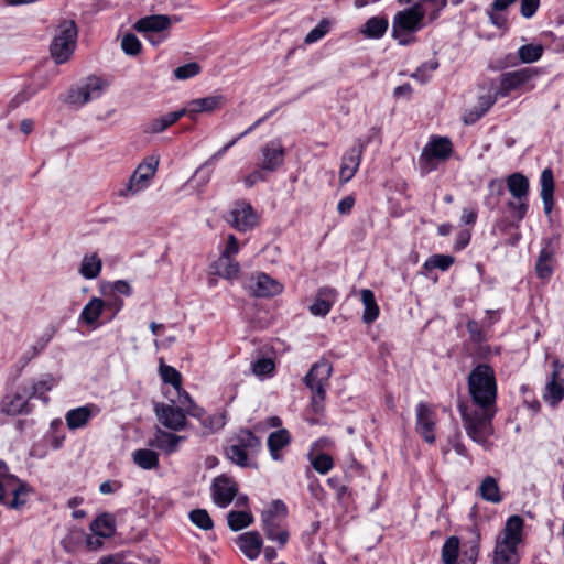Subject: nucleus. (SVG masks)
Returning <instances> with one entry per match:
<instances>
[{
    "label": "nucleus",
    "instance_id": "nucleus-1",
    "mask_svg": "<svg viewBox=\"0 0 564 564\" xmlns=\"http://www.w3.org/2000/svg\"><path fill=\"white\" fill-rule=\"evenodd\" d=\"M468 391L473 404H460L459 411L467 435L486 445L492 433L491 421L496 414L497 383L494 369L485 364L475 367L468 376Z\"/></svg>",
    "mask_w": 564,
    "mask_h": 564
},
{
    "label": "nucleus",
    "instance_id": "nucleus-2",
    "mask_svg": "<svg viewBox=\"0 0 564 564\" xmlns=\"http://www.w3.org/2000/svg\"><path fill=\"white\" fill-rule=\"evenodd\" d=\"M288 508L281 500H274L261 513L262 529L268 540L283 549L290 539V532L285 524Z\"/></svg>",
    "mask_w": 564,
    "mask_h": 564
},
{
    "label": "nucleus",
    "instance_id": "nucleus-3",
    "mask_svg": "<svg viewBox=\"0 0 564 564\" xmlns=\"http://www.w3.org/2000/svg\"><path fill=\"white\" fill-rule=\"evenodd\" d=\"M78 30L75 21L62 20L56 29L50 46L51 55L57 64L67 62L76 47Z\"/></svg>",
    "mask_w": 564,
    "mask_h": 564
},
{
    "label": "nucleus",
    "instance_id": "nucleus-4",
    "mask_svg": "<svg viewBox=\"0 0 564 564\" xmlns=\"http://www.w3.org/2000/svg\"><path fill=\"white\" fill-rule=\"evenodd\" d=\"M333 372L330 362L322 359L314 364L304 378V382L312 391V408L315 413L324 410L326 387Z\"/></svg>",
    "mask_w": 564,
    "mask_h": 564
},
{
    "label": "nucleus",
    "instance_id": "nucleus-5",
    "mask_svg": "<svg viewBox=\"0 0 564 564\" xmlns=\"http://www.w3.org/2000/svg\"><path fill=\"white\" fill-rule=\"evenodd\" d=\"M424 15L414 3L409 9L399 11L392 21L393 37L401 44L406 45L411 42L408 33H414L424 26Z\"/></svg>",
    "mask_w": 564,
    "mask_h": 564
},
{
    "label": "nucleus",
    "instance_id": "nucleus-6",
    "mask_svg": "<svg viewBox=\"0 0 564 564\" xmlns=\"http://www.w3.org/2000/svg\"><path fill=\"white\" fill-rule=\"evenodd\" d=\"M108 86L109 84L106 79L98 76H89L86 78L84 84L74 87L68 91L66 101L69 105L82 107L87 102L99 98Z\"/></svg>",
    "mask_w": 564,
    "mask_h": 564
},
{
    "label": "nucleus",
    "instance_id": "nucleus-7",
    "mask_svg": "<svg viewBox=\"0 0 564 564\" xmlns=\"http://www.w3.org/2000/svg\"><path fill=\"white\" fill-rule=\"evenodd\" d=\"M452 153V143L445 137L432 138L424 147L419 159L420 167L423 173H430L436 169V160H446Z\"/></svg>",
    "mask_w": 564,
    "mask_h": 564
},
{
    "label": "nucleus",
    "instance_id": "nucleus-8",
    "mask_svg": "<svg viewBox=\"0 0 564 564\" xmlns=\"http://www.w3.org/2000/svg\"><path fill=\"white\" fill-rule=\"evenodd\" d=\"M259 214L253 209L250 203L238 200L230 210L229 224L238 231L246 232L254 229L259 225Z\"/></svg>",
    "mask_w": 564,
    "mask_h": 564
},
{
    "label": "nucleus",
    "instance_id": "nucleus-9",
    "mask_svg": "<svg viewBox=\"0 0 564 564\" xmlns=\"http://www.w3.org/2000/svg\"><path fill=\"white\" fill-rule=\"evenodd\" d=\"M538 74L536 69L530 67L501 74L497 96L507 97L511 91L525 87Z\"/></svg>",
    "mask_w": 564,
    "mask_h": 564
},
{
    "label": "nucleus",
    "instance_id": "nucleus-10",
    "mask_svg": "<svg viewBox=\"0 0 564 564\" xmlns=\"http://www.w3.org/2000/svg\"><path fill=\"white\" fill-rule=\"evenodd\" d=\"M159 162V155L154 154L143 159L130 177L128 191L138 193L145 188L149 181L155 175Z\"/></svg>",
    "mask_w": 564,
    "mask_h": 564
},
{
    "label": "nucleus",
    "instance_id": "nucleus-11",
    "mask_svg": "<svg viewBox=\"0 0 564 564\" xmlns=\"http://www.w3.org/2000/svg\"><path fill=\"white\" fill-rule=\"evenodd\" d=\"M558 247L560 238L557 236L551 237L544 242L535 263V272L540 279H549L552 275Z\"/></svg>",
    "mask_w": 564,
    "mask_h": 564
},
{
    "label": "nucleus",
    "instance_id": "nucleus-12",
    "mask_svg": "<svg viewBox=\"0 0 564 564\" xmlns=\"http://www.w3.org/2000/svg\"><path fill=\"white\" fill-rule=\"evenodd\" d=\"M436 413L426 403H419L416 406L415 430L429 444L435 442Z\"/></svg>",
    "mask_w": 564,
    "mask_h": 564
},
{
    "label": "nucleus",
    "instance_id": "nucleus-13",
    "mask_svg": "<svg viewBox=\"0 0 564 564\" xmlns=\"http://www.w3.org/2000/svg\"><path fill=\"white\" fill-rule=\"evenodd\" d=\"M159 422L172 431H182L186 426V414L183 409L165 403H158L154 406Z\"/></svg>",
    "mask_w": 564,
    "mask_h": 564
},
{
    "label": "nucleus",
    "instance_id": "nucleus-14",
    "mask_svg": "<svg viewBox=\"0 0 564 564\" xmlns=\"http://www.w3.org/2000/svg\"><path fill=\"white\" fill-rule=\"evenodd\" d=\"M238 486L229 477L221 475L214 479L212 485V496L214 502L220 507L226 508L231 503L237 496Z\"/></svg>",
    "mask_w": 564,
    "mask_h": 564
},
{
    "label": "nucleus",
    "instance_id": "nucleus-15",
    "mask_svg": "<svg viewBox=\"0 0 564 564\" xmlns=\"http://www.w3.org/2000/svg\"><path fill=\"white\" fill-rule=\"evenodd\" d=\"M225 104L226 98L223 95H212L204 98L193 99L188 101L181 110L183 116H188L191 119H195L198 113H210L221 109Z\"/></svg>",
    "mask_w": 564,
    "mask_h": 564
},
{
    "label": "nucleus",
    "instance_id": "nucleus-16",
    "mask_svg": "<svg viewBox=\"0 0 564 564\" xmlns=\"http://www.w3.org/2000/svg\"><path fill=\"white\" fill-rule=\"evenodd\" d=\"M261 161L260 164L263 170L269 173L275 172L284 163L285 149L280 141H270L261 147Z\"/></svg>",
    "mask_w": 564,
    "mask_h": 564
},
{
    "label": "nucleus",
    "instance_id": "nucleus-17",
    "mask_svg": "<svg viewBox=\"0 0 564 564\" xmlns=\"http://www.w3.org/2000/svg\"><path fill=\"white\" fill-rule=\"evenodd\" d=\"M362 151L364 147L360 144L350 148L343 155L339 170V182L341 184H346L355 176L361 162Z\"/></svg>",
    "mask_w": 564,
    "mask_h": 564
},
{
    "label": "nucleus",
    "instance_id": "nucleus-18",
    "mask_svg": "<svg viewBox=\"0 0 564 564\" xmlns=\"http://www.w3.org/2000/svg\"><path fill=\"white\" fill-rule=\"evenodd\" d=\"M250 290L256 296L268 297L280 294L283 285L265 273H258L252 278Z\"/></svg>",
    "mask_w": 564,
    "mask_h": 564
},
{
    "label": "nucleus",
    "instance_id": "nucleus-19",
    "mask_svg": "<svg viewBox=\"0 0 564 564\" xmlns=\"http://www.w3.org/2000/svg\"><path fill=\"white\" fill-rule=\"evenodd\" d=\"M172 25L171 17L166 14H154L139 19L134 24L133 29L139 33H159L166 31Z\"/></svg>",
    "mask_w": 564,
    "mask_h": 564
},
{
    "label": "nucleus",
    "instance_id": "nucleus-20",
    "mask_svg": "<svg viewBox=\"0 0 564 564\" xmlns=\"http://www.w3.org/2000/svg\"><path fill=\"white\" fill-rule=\"evenodd\" d=\"M239 550L251 561L256 560L262 550L263 540L258 531H248L237 536Z\"/></svg>",
    "mask_w": 564,
    "mask_h": 564
},
{
    "label": "nucleus",
    "instance_id": "nucleus-21",
    "mask_svg": "<svg viewBox=\"0 0 564 564\" xmlns=\"http://www.w3.org/2000/svg\"><path fill=\"white\" fill-rule=\"evenodd\" d=\"M99 413V409L94 404H87L69 410L66 415V424L69 430H77L88 424L89 420Z\"/></svg>",
    "mask_w": 564,
    "mask_h": 564
},
{
    "label": "nucleus",
    "instance_id": "nucleus-22",
    "mask_svg": "<svg viewBox=\"0 0 564 564\" xmlns=\"http://www.w3.org/2000/svg\"><path fill=\"white\" fill-rule=\"evenodd\" d=\"M337 292L332 288H322L317 291L313 304L310 306V312L314 316H326L335 303Z\"/></svg>",
    "mask_w": 564,
    "mask_h": 564
},
{
    "label": "nucleus",
    "instance_id": "nucleus-23",
    "mask_svg": "<svg viewBox=\"0 0 564 564\" xmlns=\"http://www.w3.org/2000/svg\"><path fill=\"white\" fill-rule=\"evenodd\" d=\"M29 398H30L29 394L26 395L25 393L22 394L20 392L8 394L2 399V401L0 403V410L2 413L10 415V416L26 413L29 411L28 410Z\"/></svg>",
    "mask_w": 564,
    "mask_h": 564
},
{
    "label": "nucleus",
    "instance_id": "nucleus-24",
    "mask_svg": "<svg viewBox=\"0 0 564 564\" xmlns=\"http://www.w3.org/2000/svg\"><path fill=\"white\" fill-rule=\"evenodd\" d=\"M184 438V436L175 435L170 432L158 429L153 438L149 442V445L158 449H161L166 454H171L177 449L180 443Z\"/></svg>",
    "mask_w": 564,
    "mask_h": 564
},
{
    "label": "nucleus",
    "instance_id": "nucleus-25",
    "mask_svg": "<svg viewBox=\"0 0 564 564\" xmlns=\"http://www.w3.org/2000/svg\"><path fill=\"white\" fill-rule=\"evenodd\" d=\"M514 542L498 540L494 554V564H517L518 554Z\"/></svg>",
    "mask_w": 564,
    "mask_h": 564
},
{
    "label": "nucleus",
    "instance_id": "nucleus-26",
    "mask_svg": "<svg viewBox=\"0 0 564 564\" xmlns=\"http://www.w3.org/2000/svg\"><path fill=\"white\" fill-rule=\"evenodd\" d=\"M212 269L215 274L227 280L237 278L240 272V265L235 258L221 256L213 263Z\"/></svg>",
    "mask_w": 564,
    "mask_h": 564
},
{
    "label": "nucleus",
    "instance_id": "nucleus-27",
    "mask_svg": "<svg viewBox=\"0 0 564 564\" xmlns=\"http://www.w3.org/2000/svg\"><path fill=\"white\" fill-rule=\"evenodd\" d=\"M553 194H554V178H553V172L551 169H545L542 171L541 174V197L544 205V212L546 214H550L554 200H553Z\"/></svg>",
    "mask_w": 564,
    "mask_h": 564
},
{
    "label": "nucleus",
    "instance_id": "nucleus-28",
    "mask_svg": "<svg viewBox=\"0 0 564 564\" xmlns=\"http://www.w3.org/2000/svg\"><path fill=\"white\" fill-rule=\"evenodd\" d=\"M101 268V258L97 253H88L83 257L78 272L83 278L93 280L100 274Z\"/></svg>",
    "mask_w": 564,
    "mask_h": 564
},
{
    "label": "nucleus",
    "instance_id": "nucleus-29",
    "mask_svg": "<svg viewBox=\"0 0 564 564\" xmlns=\"http://www.w3.org/2000/svg\"><path fill=\"white\" fill-rule=\"evenodd\" d=\"M361 302L365 306L362 321L366 324H371L379 316V306L376 302L375 294L369 289H364L360 291Z\"/></svg>",
    "mask_w": 564,
    "mask_h": 564
},
{
    "label": "nucleus",
    "instance_id": "nucleus-30",
    "mask_svg": "<svg viewBox=\"0 0 564 564\" xmlns=\"http://www.w3.org/2000/svg\"><path fill=\"white\" fill-rule=\"evenodd\" d=\"M478 492L484 500L491 503H499L502 500L498 482L491 476H487L482 479Z\"/></svg>",
    "mask_w": 564,
    "mask_h": 564
},
{
    "label": "nucleus",
    "instance_id": "nucleus-31",
    "mask_svg": "<svg viewBox=\"0 0 564 564\" xmlns=\"http://www.w3.org/2000/svg\"><path fill=\"white\" fill-rule=\"evenodd\" d=\"M183 117L182 110L169 112L160 118H155L150 121L144 129L147 133H160L163 132L166 128L175 123L178 119Z\"/></svg>",
    "mask_w": 564,
    "mask_h": 564
},
{
    "label": "nucleus",
    "instance_id": "nucleus-32",
    "mask_svg": "<svg viewBox=\"0 0 564 564\" xmlns=\"http://www.w3.org/2000/svg\"><path fill=\"white\" fill-rule=\"evenodd\" d=\"M132 459L135 465L145 470H150L159 466V456L152 449H137L132 454Z\"/></svg>",
    "mask_w": 564,
    "mask_h": 564
},
{
    "label": "nucleus",
    "instance_id": "nucleus-33",
    "mask_svg": "<svg viewBox=\"0 0 564 564\" xmlns=\"http://www.w3.org/2000/svg\"><path fill=\"white\" fill-rule=\"evenodd\" d=\"M105 307V302L99 297H93L83 308L80 319L91 325L100 317Z\"/></svg>",
    "mask_w": 564,
    "mask_h": 564
},
{
    "label": "nucleus",
    "instance_id": "nucleus-34",
    "mask_svg": "<svg viewBox=\"0 0 564 564\" xmlns=\"http://www.w3.org/2000/svg\"><path fill=\"white\" fill-rule=\"evenodd\" d=\"M91 532L99 538H109L115 532V521L113 518L104 513L99 516L96 520H94L90 524Z\"/></svg>",
    "mask_w": 564,
    "mask_h": 564
},
{
    "label": "nucleus",
    "instance_id": "nucleus-35",
    "mask_svg": "<svg viewBox=\"0 0 564 564\" xmlns=\"http://www.w3.org/2000/svg\"><path fill=\"white\" fill-rule=\"evenodd\" d=\"M523 528V520L519 516H512L507 520L503 529V535L500 540L507 542H514L519 544L521 541V532Z\"/></svg>",
    "mask_w": 564,
    "mask_h": 564
},
{
    "label": "nucleus",
    "instance_id": "nucleus-36",
    "mask_svg": "<svg viewBox=\"0 0 564 564\" xmlns=\"http://www.w3.org/2000/svg\"><path fill=\"white\" fill-rule=\"evenodd\" d=\"M387 29V19L381 17H372L365 23L360 32L367 37L379 39L386 33Z\"/></svg>",
    "mask_w": 564,
    "mask_h": 564
},
{
    "label": "nucleus",
    "instance_id": "nucleus-37",
    "mask_svg": "<svg viewBox=\"0 0 564 564\" xmlns=\"http://www.w3.org/2000/svg\"><path fill=\"white\" fill-rule=\"evenodd\" d=\"M55 384L56 380L52 375H44L32 384L29 397H35L47 402L48 398L46 397V392L51 391Z\"/></svg>",
    "mask_w": 564,
    "mask_h": 564
},
{
    "label": "nucleus",
    "instance_id": "nucleus-38",
    "mask_svg": "<svg viewBox=\"0 0 564 564\" xmlns=\"http://www.w3.org/2000/svg\"><path fill=\"white\" fill-rule=\"evenodd\" d=\"M290 443L289 432L284 429L272 432L268 437V447L273 459L279 458V451Z\"/></svg>",
    "mask_w": 564,
    "mask_h": 564
},
{
    "label": "nucleus",
    "instance_id": "nucleus-39",
    "mask_svg": "<svg viewBox=\"0 0 564 564\" xmlns=\"http://www.w3.org/2000/svg\"><path fill=\"white\" fill-rule=\"evenodd\" d=\"M508 189L516 198H522L527 196L529 189V182L525 176L520 173L510 175L507 180Z\"/></svg>",
    "mask_w": 564,
    "mask_h": 564
},
{
    "label": "nucleus",
    "instance_id": "nucleus-40",
    "mask_svg": "<svg viewBox=\"0 0 564 564\" xmlns=\"http://www.w3.org/2000/svg\"><path fill=\"white\" fill-rule=\"evenodd\" d=\"M496 100L497 95L491 96L488 94L486 96L479 97L478 105L475 108V111H470L468 115L464 117L465 123H474L475 121H477L490 109V107L496 102Z\"/></svg>",
    "mask_w": 564,
    "mask_h": 564
},
{
    "label": "nucleus",
    "instance_id": "nucleus-41",
    "mask_svg": "<svg viewBox=\"0 0 564 564\" xmlns=\"http://www.w3.org/2000/svg\"><path fill=\"white\" fill-rule=\"evenodd\" d=\"M253 516L249 511H230L227 516L228 527L232 531H239L253 522Z\"/></svg>",
    "mask_w": 564,
    "mask_h": 564
},
{
    "label": "nucleus",
    "instance_id": "nucleus-42",
    "mask_svg": "<svg viewBox=\"0 0 564 564\" xmlns=\"http://www.w3.org/2000/svg\"><path fill=\"white\" fill-rule=\"evenodd\" d=\"M416 6L422 11L424 18L430 21L437 19L440 11L446 6L447 0H417Z\"/></svg>",
    "mask_w": 564,
    "mask_h": 564
},
{
    "label": "nucleus",
    "instance_id": "nucleus-43",
    "mask_svg": "<svg viewBox=\"0 0 564 564\" xmlns=\"http://www.w3.org/2000/svg\"><path fill=\"white\" fill-rule=\"evenodd\" d=\"M250 454H253V452H248L246 448L240 447L238 444L232 442L227 448H226V455L227 457L235 463L236 465L240 467H248L250 466L248 456Z\"/></svg>",
    "mask_w": 564,
    "mask_h": 564
},
{
    "label": "nucleus",
    "instance_id": "nucleus-44",
    "mask_svg": "<svg viewBox=\"0 0 564 564\" xmlns=\"http://www.w3.org/2000/svg\"><path fill=\"white\" fill-rule=\"evenodd\" d=\"M160 375L164 382L170 383L174 387L180 398L183 397L182 391V377L181 373L173 367L167 365L160 366Z\"/></svg>",
    "mask_w": 564,
    "mask_h": 564
},
{
    "label": "nucleus",
    "instance_id": "nucleus-45",
    "mask_svg": "<svg viewBox=\"0 0 564 564\" xmlns=\"http://www.w3.org/2000/svg\"><path fill=\"white\" fill-rule=\"evenodd\" d=\"M459 554V539L449 536L442 547V562L444 564H455Z\"/></svg>",
    "mask_w": 564,
    "mask_h": 564
},
{
    "label": "nucleus",
    "instance_id": "nucleus-46",
    "mask_svg": "<svg viewBox=\"0 0 564 564\" xmlns=\"http://www.w3.org/2000/svg\"><path fill=\"white\" fill-rule=\"evenodd\" d=\"M236 444H238L240 447L246 448L248 452H258L261 442L260 440L250 431L242 430L239 432L236 438L232 440Z\"/></svg>",
    "mask_w": 564,
    "mask_h": 564
},
{
    "label": "nucleus",
    "instance_id": "nucleus-47",
    "mask_svg": "<svg viewBox=\"0 0 564 564\" xmlns=\"http://www.w3.org/2000/svg\"><path fill=\"white\" fill-rule=\"evenodd\" d=\"M543 47L541 45L527 44L518 50L521 62L530 64L539 61L542 56Z\"/></svg>",
    "mask_w": 564,
    "mask_h": 564
},
{
    "label": "nucleus",
    "instance_id": "nucleus-48",
    "mask_svg": "<svg viewBox=\"0 0 564 564\" xmlns=\"http://www.w3.org/2000/svg\"><path fill=\"white\" fill-rule=\"evenodd\" d=\"M454 263V258L448 254H434L424 262V269L431 271L433 269H440L442 271L447 270Z\"/></svg>",
    "mask_w": 564,
    "mask_h": 564
},
{
    "label": "nucleus",
    "instance_id": "nucleus-49",
    "mask_svg": "<svg viewBox=\"0 0 564 564\" xmlns=\"http://www.w3.org/2000/svg\"><path fill=\"white\" fill-rule=\"evenodd\" d=\"M122 51L130 56H137L141 53L142 44L133 33H127L121 39Z\"/></svg>",
    "mask_w": 564,
    "mask_h": 564
},
{
    "label": "nucleus",
    "instance_id": "nucleus-50",
    "mask_svg": "<svg viewBox=\"0 0 564 564\" xmlns=\"http://www.w3.org/2000/svg\"><path fill=\"white\" fill-rule=\"evenodd\" d=\"M191 521L202 530H212L214 522L205 509H195L189 512Z\"/></svg>",
    "mask_w": 564,
    "mask_h": 564
},
{
    "label": "nucleus",
    "instance_id": "nucleus-51",
    "mask_svg": "<svg viewBox=\"0 0 564 564\" xmlns=\"http://www.w3.org/2000/svg\"><path fill=\"white\" fill-rule=\"evenodd\" d=\"M31 492V488L24 481H19L13 489V499L10 502L12 509H21L26 503L25 497Z\"/></svg>",
    "mask_w": 564,
    "mask_h": 564
},
{
    "label": "nucleus",
    "instance_id": "nucleus-52",
    "mask_svg": "<svg viewBox=\"0 0 564 564\" xmlns=\"http://www.w3.org/2000/svg\"><path fill=\"white\" fill-rule=\"evenodd\" d=\"M549 394L553 402H558L564 397V381L556 379V372H553L551 381L546 384Z\"/></svg>",
    "mask_w": 564,
    "mask_h": 564
},
{
    "label": "nucleus",
    "instance_id": "nucleus-53",
    "mask_svg": "<svg viewBox=\"0 0 564 564\" xmlns=\"http://www.w3.org/2000/svg\"><path fill=\"white\" fill-rule=\"evenodd\" d=\"M329 31V22L322 20L314 29H312L305 36V43L312 44L324 37Z\"/></svg>",
    "mask_w": 564,
    "mask_h": 564
},
{
    "label": "nucleus",
    "instance_id": "nucleus-54",
    "mask_svg": "<svg viewBox=\"0 0 564 564\" xmlns=\"http://www.w3.org/2000/svg\"><path fill=\"white\" fill-rule=\"evenodd\" d=\"M274 370V362L270 358H261L252 364V372L258 377L270 376Z\"/></svg>",
    "mask_w": 564,
    "mask_h": 564
},
{
    "label": "nucleus",
    "instance_id": "nucleus-55",
    "mask_svg": "<svg viewBox=\"0 0 564 564\" xmlns=\"http://www.w3.org/2000/svg\"><path fill=\"white\" fill-rule=\"evenodd\" d=\"M200 70V66L197 63H188L177 67L174 70L176 79L184 80L196 76Z\"/></svg>",
    "mask_w": 564,
    "mask_h": 564
},
{
    "label": "nucleus",
    "instance_id": "nucleus-56",
    "mask_svg": "<svg viewBox=\"0 0 564 564\" xmlns=\"http://www.w3.org/2000/svg\"><path fill=\"white\" fill-rule=\"evenodd\" d=\"M313 468L319 474L328 473L333 466V458L327 454H319L312 459Z\"/></svg>",
    "mask_w": 564,
    "mask_h": 564
},
{
    "label": "nucleus",
    "instance_id": "nucleus-57",
    "mask_svg": "<svg viewBox=\"0 0 564 564\" xmlns=\"http://www.w3.org/2000/svg\"><path fill=\"white\" fill-rule=\"evenodd\" d=\"M267 173L269 172L267 170H263L262 166L259 165L257 169H254L252 172L245 176L243 183L246 187L251 188L257 183L264 182L267 180Z\"/></svg>",
    "mask_w": 564,
    "mask_h": 564
},
{
    "label": "nucleus",
    "instance_id": "nucleus-58",
    "mask_svg": "<svg viewBox=\"0 0 564 564\" xmlns=\"http://www.w3.org/2000/svg\"><path fill=\"white\" fill-rule=\"evenodd\" d=\"M437 62L425 63L422 66H420L414 73H412L411 77L422 83H425L431 77V73L434 72L437 68Z\"/></svg>",
    "mask_w": 564,
    "mask_h": 564
},
{
    "label": "nucleus",
    "instance_id": "nucleus-59",
    "mask_svg": "<svg viewBox=\"0 0 564 564\" xmlns=\"http://www.w3.org/2000/svg\"><path fill=\"white\" fill-rule=\"evenodd\" d=\"M180 403L186 409V413L191 416L202 419L204 410L195 405L187 392H183V397L180 398Z\"/></svg>",
    "mask_w": 564,
    "mask_h": 564
},
{
    "label": "nucleus",
    "instance_id": "nucleus-60",
    "mask_svg": "<svg viewBox=\"0 0 564 564\" xmlns=\"http://www.w3.org/2000/svg\"><path fill=\"white\" fill-rule=\"evenodd\" d=\"M262 119L257 120L251 127H249L247 130H245L242 133H240L237 138L228 142L226 145H224L220 150H218L212 158L210 161H216L220 159L239 139L243 138L248 133H250L257 126L261 123Z\"/></svg>",
    "mask_w": 564,
    "mask_h": 564
},
{
    "label": "nucleus",
    "instance_id": "nucleus-61",
    "mask_svg": "<svg viewBox=\"0 0 564 564\" xmlns=\"http://www.w3.org/2000/svg\"><path fill=\"white\" fill-rule=\"evenodd\" d=\"M239 242L234 235H228L226 239V245L220 252L221 257L226 258H235V256L239 252Z\"/></svg>",
    "mask_w": 564,
    "mask_h": 564
},
{
    "label": "nucleus",
    "instance_id": "nucleus-62",
    "mask_svg": "<svg viewBox=\"0 0 564 564\" xmlns=\"http://www.w3.org/2000/svg\"><path fill=\"white\" fill-rule=\"evenodd\" d=\"M540 6V0H520V13L529 19L533 17Z\"/></svg>",
    "mask_w": 564,
    "mask_h": 564
},
{
    "label": "nucleus",
    "instance_id": "nucleus-63",
    "mask_svg": "<svg viewBox=\"0 0 564 564\" xmlns=\"http://www.w3.org/2000/svg\"><path fill=\"white\" fill-rule=\"evenodd\" d=\"M479 549L478 545L471 544L469 546H465L459 564H475L478 557Z\"/></svg>",
    "mask_w": 564,
    "mask_h": 564
},
{
    "label": "nucleus",
    "instance_id": "nucleus-64",
    "mask_svg": "<svg viewBox=\"0 0 564 564\" xmlns=\"http://www.w3.org/2000/svg\"><path fill=\"white\" fill-rule=\"evenodd\" d=\"M0 481L7 486L18 485L21 481L18 477L10 474L9 467L3 460H0Z\"/></svg>",
    "mask_w": 564,
    "mask_h": 564
}]
</instances>
